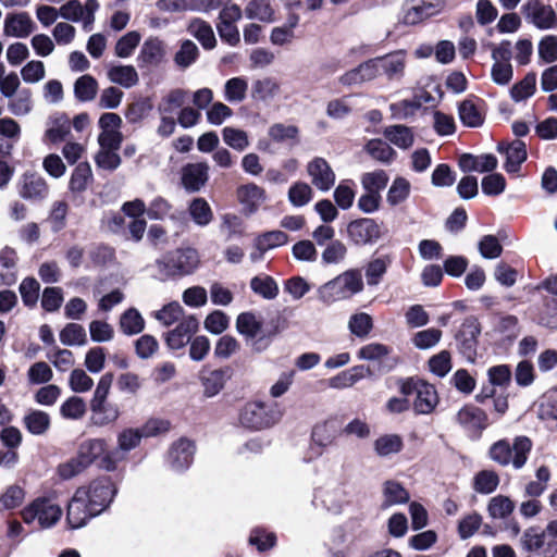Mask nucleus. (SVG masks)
Here are the masks:
<instances>
[{
  "mask_svg": "<svg viewBox=\"0 0 557 557\" xmlns=\"http://www.w3.org/2000/svg\"><path fill=\"white\" fill-rule=\"evenodd\" d=\"M237 198L250 212H253L264 201L265 194L263 188L250 183L238 187Z\"/></svg>",
  "mask_w": 557,
  "mask_h": 557,
  "instance_id": "nucleus-30",
  "label": "nucleus"
},
{
  "mask_svg": "<svg viewBox=\"0 0 557 557\" xmlns=\"http://www.w3.org/2000/svg\"><path fill=\"white\" fill-rule=\"evenodd\" d=\"M60 341L66 346L85 345L87 342L86 331L81 324L69 323L60 332Z\"/></svg>",
  "mask_w": 557,
  "mask_h": 557,
  "instance_id": "nucleus-55",
  "label": "nucleus"
},
{
  "mask_svg": "<svg viewBox=\"0 0 557 557\" xmlns=\"http://www.w3.org/2000/svg\"><path fill=\"white\" fill-rule=\"evenodd\" d=\"M188 32L196 37L205 49H213L216 39L209 23L200 18H194L188 25Z\"/></svg>",
  "mask_w": 557,
  "mask_h": 557,
  "instance_id": "nucleus-33",
  "label": "nucleus"
},
{
  "mask_svg": "<svg viewBox=\"0 0 557 557\" xmlns=\"http://www.w3.org/2000/svg\"><path fill=\"white\" fill-rule=\"evenodd\" d=\"M209 165L206 162L188 163L182 169V185L189 193L200 190L209 178Z\"/></svg>",
  "mask_w": 557,
  "mask_h": 557,
  "instance_id": "nucleus-17",
  "label": "nucleus"
},
{
  "mask_svg": "<svg viewBox=\"0 0 557 557\" xmlns=\"http://www.w3.org/2000/svg\"><path fill=\"white\" fill-rule=\"evenodd\" d=\"M188 211L193 221L199 226L208 225L213 219V212L209 203L206 199L200 197L195 198L190 202Z\"/></svg>",
  "mask_w": 557,
  "mask_h": 557,
  "instance_id": "nucleus-48",
  "label": "nucleus"
},
{
  "mask_svg": "<svg viewBox=\"0 0 557 557\" xmlns=\"http://www.w3.org/2000/svg\"><path fill=\"white\" fill-rule=\"evenodd\" d=\"M391 263V259L387 256L379 257L371 260L366 267V280L369 286H376Z\"/></svg>",
  "mask_w": 557,
  "mask_h": 557,
  "instance_id": "nucleus-51",
  "label": "nucleus"
},
{
  "mask_svg": "<svg viewBox=\"0 0 557 557\" xmlns=\"http://www.w3.org/2000/svg\"><path fill=\"white\" fill-rule=\"evenodd\" d=\"M145 327L141 314L135 308L127 309L120 318V329L125 335H135Z\"/></svg>",
  "mask_w": 557,
  "mask_h": 557,
  "instance_id": "nucleus-45",
  "label": "nucleus"
},
{
  "mask_svg": "<svg viewBox=\"0 0 557 557\" xmlns=\"http://www.w3.org/2000/svg\"><path fill=\"white\" fill-rule=\"evenodd\" d=\"M187 97V91L184 89H173L164 96L158 103L157 110L159 114L172 115L178 109H182Z\"/></svg>",
  "mask_w": 557,
  "mask_h": 557,
  "instance_id": "nucleus-37",
  "label": "nucleus"
},
{
  "mask_svg": "<svg viewBox=\"0 0 557 557\" xmlns=\"http://www.w3.org/2000/svg\"><path fill=\"white\" fill-rule=\"evenodd\" d=\"M459 424L471 430H483L487 426L486 413L478 407L465 406L457 413Z\"/></svg>",
  "mask_w": 557,
  "mask_h": 557,
  "instance_id": "nucleus-26",
  "label": "nucleus"
},
{
  "mask_svg": "<svg viewBox=\"0 0 557 557\" xmlns=\"http://www.w3.org/2000/svg\"><path fill=\"white\" fill-rule=\"evenodd\" d=\"M273 13V9L268 0H251L245 8V14L248 18L261 22H272Z\"/></svg>",
  "mask_w": 557,
  "mask_h": 557,
  "instance_id": "nucleus-49",
  "label": "nucleus"
},
{
  "mask_svg": "<svg viewBox=\"0 0 557 557\" xmlns=\"http://www.w3.org/2000/svg\"><path fill=\"white\" fill-rule=\"evenodd\" d=\"M532 449V442L527 436H517L512 446L506 440L494 443L488 451L490 458L498 465L506 467L512 465L515 469H521Z\"/></svg>",
  "mask_w": 557,
  "mask_h": 557,
  "instance_id": "nucleus-2",
  "label": "nucleus"
},
{
  "mask_svg": "<svg viewBox=\"0 0 557 557\" xmlns=\"http://www.w3.org/2000/svg\"><path fill=\"white\" fill-rule=\"evenodd\" d=\"M499 152L506 153L505 169L507 172H517L522 162L527 159L525 144L519 139L513 140L510 145L505 146L499 144L497 146Z\"/></svg>",
  "mask_w": 557,
  "mask_h": 557,
  "instance_id": "nucleus-24",
  "label": "nucleus"
},
{
  "mask_svg": "<svg viewBox=\"0 0 557 557\" xmlns=\"http://www.w3.org/2000/svg\"><path fill=\"white\" fill-rule=\"evenodd\" d=\"M222 136L224 143L237 151H243L249 146L247 133L242 129L227 126L223 128Z\"/></svg>",
  "mask_w": 557,
  "mask_h": 557,
  "instance_id": "nucleus-61",
  "label": "nucleus"
},
{
  "mask_svg": "<svg viewBox=\"0 0 557 557\" xmlns=\"http://www.w3.org/2000/svg\"><path fill=\"white\" fill-rule=\"evenodd\" d=\"M199 322L195 315H186L180 322L175 329L170 331L166 335V344L171 349H180L184 347L189 341L194 333L197 332Z\"/></svg>",
  "mask_w": 557,
  "mask_h": 557,
  "instance_id": "nucleus-16",
  "label": "nucleus"
},
{
  "mask_svg": "<svg viewBox=\"0 0 557 557\" xmlns=\"http://www.w3.org/2000/svg\"><path fill=\"white\" fill-rule=\"evenodd\" d=\"M513 509L515 503L505 495H496L487 504V512L492 519H506Z\"/></svg>",
  "mask_w": 557,
  "mask_h": 557,
  "instance_id": "nucleus-46",
  "label": "nucleus"
},
{
  "mask_svg": "<svg viewBox=\"0 0 557 557\" xmlns=\"http://www.w3.org/2000/svg\"><path fill=\"white\" fill-rule=\"evenodd\" d=\"M23 424L30 434L40 436L50 429L51 419L45 411L30 409L23 417Z\"/></svg>",
  "mask_w": 557,
  "mask_h": 557,
  "instance_id": "nucleus-25",
  "label": "nucleus"
},
{
  "mask_svg": "<svg viewBox=\"0 0 557 557\" xmlns=\"http://www.w3.org/2000/svg\"><path fill=\"white\" fill-rule=\"evenodd\" d=\"M8 109L13 115L22 116L28 114L33 109V94L28 88L18 90L12 98H9Z\"/></svg>",
  "mask_w": 557,
  "mask_h": 557,
  "instance_id": "nucleus-40",
  "label": "nucleus"
},
{
  "mask_svg": "<svg viewBox=\"0 0 557 557\" xmlns=\"http://www.w3.org/2000/svg\"><path fill=\"white\" fill-rule=\"evenodd\" d=\"M521 10L525 20L540 29H549L557 24L554 9L540 0H525Z\"/></svg>",
  "mask_w": 557,
  "mask_h": 557,
  "instance_id": "nucleus-9",
  "label": "nucleus"
},
{
  "mask_svg": "<svg viewBox=\"0 0 557 557\" xmlns=\"http://www.w3.org/2000/svg\"><path fill=\"white\" fill-rule=\"evenodd\" d=\"M363 289V281L359 270L345 271L318 288V299L324 305L345 300Z\"/></svg>",
  "mask_w": 557,
  "mask_h": 557,
  "instance_id": "nucleus-1",
  "label": "nucleus"
},
{
  "mask_svg": "<svg viewBox=\"0 0 557 557\" xmlns=\"http://www.w3.org/2000/svg\"><path fill=\"white\" fill-rule=\"evenodd\" d=\"M410 193V183L404 177L394 180L387 193V202L392 206L404 202Z\"/></svg>",
  "mask_w": 557,
  "mask_h": 557,
  "instance_id": "nucleus-62",
  "label": "nucleus"
},
{
  "mask_svg": "<svg viewBox=\"0 0 557 557\" xmlns=\"http://www.w3.org/2000/svg\"><path fill=\"white\" fill-rule=\"evenodd\" d=\"M98 82L89 74L78 77L74 84V95L77 100L87 102L96 98Z\"/></svg>",
  "mask_w": 557,
  "mask_h": 557,
  "instance_id": "nucleus-42",
  "label": "nucleus"
},
{
  "mask_svg": "<svg viewBox=\"0 0 557 557\" xmlns=\"http://www.w3.org/2000/svg\"><path fill=\"white\" fill-rule=\"evenodd\" d=\"M280 92V84L273 77H262L252 83L251 97L257 101L267 102Z\"/></svg>",
  "mask_w": 557,
  "mask_h": 557,
  "instance_id": "nucleus-31",
  "label": "nucleus"
},
{
  "mask_svg": "<svg viewBox=\"0 0 557 557\" xmlns=\"http://www.w3.org/2000/svg\"><path fill=\"white\" fill-rule=\"evenodd\" d=\"M311 440L319 447H326L335 440V425L333 421L318 423L312 429Z\"/></svg>",
  "mask_w": 557,
  "mask_h": 557,
  "instance_id": "nucleus-53",
  "label": "nucleus"
},
{
  "mask_svg": "<svg viewBox=\"0 0 557 557\" xmlns=\"http://www.w3.org/2000/svg\"><path fill=\"white\" fill-rule=\"evenodd\" d=\"M62 516L60 506L47 498H37L22 511L23 521L30 524L35 521L47 529L55 524Z\"/></svg>",
  "mask_w": 557,
  "mask_h": 557,
  "instance_id": "nucleus-5",
  "label": "nucleus"
},
{
  "mask_svg": "<svg viewBox=\"0 0 557 557\" xmlns=\"http://www.w3.org/2000/svg\"><path fill=\"white\" fill-rule=\"evenodd\" d=\"M458 114L462 124L468 127H479L484 121L482 111L471 99H466L459 104Z\"/></svg>",
  "mask_w": 557,
  "mask_h": 557,
  "instance_id": "nucleus-36",
  "label": "nucleus"
},
{
  "mask_svg": "<svg viewBox=\"0 0 557 557\" xmlns=\"http://www.w3.org/2000/svg\"><path fill=\"white\" fill-rule=\"evenodd\" d=\"M92 181V172L88 162H81L73 170L69 182V188L72 193H83Z\"/></svg>",
  "mask_w": 557,
  "mask_h": 557,
  "instance_id": "nucleus-34",
  "label": "nucleus"
},
{
  "mask_svg": "<svg viewBox=\"0 0 557 557\" xmlns=\"http://www.w3.org/2000/svg\"><path fill=\"white\" fill-rule=\"evenodd\" d=\"M374 450L380 457L397 454L403 449V438L397 434L382 435L374 441Z\"/></svg>",
  "mask_w": 557,
  "mask_h": 557,
  "instance_id": "nucleus-47",
  "label": "nucleus"
},
{
  "mask_svg": "<svg viewBox=\"0 0 557 557\" xmlns=\"http://www.w3.org/2000/svg\"><path fill=\"white\" fill-rule=\"evenodd\" d=\"M71 132V124L69 119L63 114L51 116L47 123V129L45 132V139L52 144L60 143Z\"/></svg>",
  "mask_w": 557,
  "mask_h": 557,
  "instance_id": "nucleus-28",
  "label": "nucleus"
},
{
  "mask_svg": "<svg viewBox=\"0 0 557 557\" xmlns=\"http://www.w3.org/2000/svg\"><path fill=\"white\" fill-rule=\"evenodd\" d=\"M199 50L191 40H184L180 50L175 53L174 61L181 67H188L198 57Z\"/></svg>",
  "mask_w": 557,
  "mask_h": 557,
  "instance_id": "nucleus-64",
  "label": "nucleus"
},
{
  "mask_svg": "<svg viewBox=\"0 0 557 557\" xmlns=\"http://www.w3.org/2000/svg\"><path fill=\"white\" fill-rule=\"evenodd\" d=\"M164 48L160 40H146L141 47L139 60L147 65H158L163 61Z\"/></svg>",
  "mask_w": 557,
  "mask_h": 557,
  "instance_id": "nucleus-41",
  "label": "nucleus"
},
{
  "mask_svg": "<svg viewBox=\"0 0 557 557\" xmlns=\"http://www.w3.org/2000/svg\"><path fill=\"white\" fill-rule=\"evenodd\" d=\"M367 152L375 160L388 163L395 157L394 149L382 139H371L366 145Z\"/></svg>",
  "mask_w": 557,
  "mask_h": 557,
  "instance_id": "nucleus-59",
  "label": "nucleus"
},
{
  "mask_svg": "<svg viewBox=\"0 0 557 557\" xmlns=\"http://www.w3.org/2000/svg\"><path fill=\"white\" fill-rule=\"evenodd\" d=\"M199 253L196 249L180 248L156 261V269L162 280L175 275H188L199 265Z\"/></svg>",
  "mask_w": 557,
  "mask_h": 557,
  "instance_id": "nucleus-3",
  "label": "nucleus"
},
{
  "mask_svg": "<svg viewBox=\"0 0 557 557\" xmlns=\"http://www.w3.org/2000/svg\"><path fill=\"white\" fill-rule=\"evenodd\" d=\"M185 317L184 309L177 301L164 305L160 310L153 312V318L165 327L180 322Z\"/></svg>",
  "mask_w": 557,
  "mask_h": 557,
  "instance_id": "nucleus-43",
  "label": "nucleus"
},
{
  "mask_svg": "<svg viewBox=\"0 0 557 557\" xmlns=\"http://www.w3.org/2000/svg\"><path fill=\"white\" fill-rule=\"evenodd\" d=\"M312 184L322 191H327L335 183V174L325 159L317 157L307 165Z\"/></svg>",
  "mask_w": 557,
  "mask_h": 557,
  "instance_id": "nucleus-19",
  "label": "nucleus"
},
{
  "mask_svg": "<svg viewBox=\"0 0 557 557\" xmlns=\"http://www.w3.org/2000/svg\"><path fill=\"white\" fill-rule=\"evenodd\" d=\"M422 106V101L418 98L411 100L405 99L389 106L392 116L397 120H406L412 116Z\"/></svg>",
  "mask_w": 557,
  "mask_h": 557,
  "instance_id": "nucleus-60",
  "label": "nucleus"
},
{
  "mask_svg": "<svg viewBox=\"0 0 557 557\" xmlns=\"http://www.w3.org/2000/svg\"><path fill=\"white\" fill-rule=\"evenodd\" d=\"M499 484V476L495 471L482 470L473 478V488L480 494L493 493Z\"/></svg>",
  "mask_w": 557,
  "mask_h": 557,
  "instance_id": "nucleus-50",
  "label": "nucleus"
},
{
  "mask_svg": "<svg viewBox=\"0 0 557 557\" xmlns=\"http://www.w3.org/2000/svg\"><path fill=\"white\" fill-rule=\"evenodd\" d=\"M144 436L140 430L128 428L117 434V447L104 454L101 467L107 471H113L120 461L125 459V454L136 448Z\"/></svg>",
  "mask_w": 557,
  "mask_h": 557,
  "instance_id": "nucleus-6",
  "label": "nucleus"
},
{
  "mask_svg": "<svg viewBox=\"0 0 557 557\" xmlns=\"http://www.w3.org/2000/svg\"><path fill=\"white\" fill-rule=\"evenodd\" d=\"M446 0H406L401 22L405 25H416L440 13Z\"/></svg>",
  "mask_w": 557,
  "mask_h": 557,
  "instance_id": "nucleus-7",
  "label": "nucleus"
},
{
  "mask_svg": "<svg viewBox=\"0 0 557 557\" xmlns=\"http://www.w3.org/2000/svg\"><path fill=\"white\" fill-rule=\"evenodd\" d=\"M536 87V74L534 72L528 73L524 78L516 83L511 89L510 95L513 101L519 102L531 97Z\"/></svg>",
  "mask_w": 557,
  "mask_h": 557,
  "instance_id": "nucleus-52",
  "label": "nucleus"
},
{
  "mask_svg": "<svg viewBox=\"0 0 557 557\" xmlns=\"http://www.w3.org/2000/svg\"><path fill=\"white\" fill-rule=\"evenodd\" d=\"M283 411L277 404L248 403L242 409L239 421L243 426L251 430H263L278 423Z\"/></svg>",
  "mask_w": 557,
  "mask_h": 557,
  "instance_id": "nucleus-4",
  "label": "nucleus"
},
{
  "mask_svg": "<svg viewBox=\"0 0 557 557\" xmlns=\"http://www.w3.org/2000/svg\"><path fill=\"white\" fill-rule=\"evenodd\" d=\"M90 410L91 422L98 426H103L113 423L120 417L119 407L108 401L90 404Z\"/></svg>",
  "mask_w": 557,
  "mask_h": 557,
  "instance_id": "nucleus-27",
  "label": "nucleus"
},
{
  "mask_svg": "<svg viewBox=\"0 0 557 557\" xmlns=\"http://www.w3.org/2000/svg\"><path fill=\"white\" fill-rule=\"evenodd\" d=\"M220 231L225 235L226 240L244 235V222L240 216L233 213H225L221 216Z\"/></svg>",
  "mask_w": 557,
  "mask_h": 557,
  "instance_id": "nucleus-57",
  "label": "nucleus"
},
{
  "mask_svg": "<svg viewBox=\"0 0 557 557\" xmlns=\"http://www.w3.org/2000/svg\"><path fill=\"white\" fill-rule=\"evenodd\" d=\"M226 0H158L157 8L163 12H210Z\"/></svg>",
  "mask_w": 557,
  "mask_h": 557,
  "instance_id": "nucleus-11",
  "label": "nucleus"
},
{
  "mask_svg": "<svg viewBox=\"0 0 557 557\" xmlns=\"http://www.w3.org/2000/svg\"><path fill=\"white\" fill-rule=\"evenodd\" d=\"M349 238L357 245L376 242L381 237V226L372 219L352 221L347 226Z\"/></svg>",
  "mask_w": 557,
  "mask_h": 557,
  "instance_id": "nucleus-12",
  "label": "nucleus"
},
{
  "mask_svg": "<svg viewBox=\"0 0 557 557\" xmlns=\"http://www.w3.org/2000/svg\"><path fill=\"white\" fill-rule=\"evenodd\" d=\"M201 381L205 395L208 397L215 396L225 384L226 371L221 369L210 371L207 375L202 376Z\"/></svg>",
  "mask_w": 557,
  "mask_h": 557,
  "instance_id": "nucleus-58",
  "label": "nucleus"
},
{
  "mask_svg": "<svg viewBox=\"0 0 557 557\" xmlns=\"http://www.w3.org/2000/svg\"><path fill=\"white\" fill-rule=\"evenodd\" d=\"M236 330L247 339H252L260 334L262 321L252 312H243L236 319Z\"/></svg>",
  "mask_w": 557,
  "mask_h": 557,
  "instance_id": "nucleus-35",
  "label": "nucleus"
},
{
  "mask_svg": "<svg viewBox=\"0 0 557 557\" xmlns=\"http://www.w3.org/2000/svg\"><path fill=\"white\" fill-rule=\"evenodd\" d=\"M194 453V443L186 438H181L171 446L169 450V462L174 470H184L191 463Z\"/></svg>",
  "mask_w": 557,
  "mask_h": 557,
  "instance_id": "nucleus-20",
  "label": "nucleus"
},
{
  "mask_svg": "<svg viewBox=\"0 0 557 557\" xmlns=\"http://www.w3.org/2000/svg\"><path fill=\"white\" fill-rule=\"evenodd\" d=\"M480 333L481 330L476 319L468 318L465 320L457 334L460 352L469 361H474L476 357L478 336Z\"/></svg>",
  "mask_w": 557,
  "mask_h": 557,
  "instance_id": "nucleus-13",
  "label": "nucleus"
},
{
  "mask_svg": "<svg viewBox=\"0 0 557 557\" xmlns=\"http://www.w3.org/2000/svg\"><path fill=\"white\" fill-rule=\"evenodd\" d=\"M438 404V396L435 387L424 381L416 394L413 409L418 414L431 413Z\"/></svg>",
  "mask_w": 557,
  "mask_h": 557,
  "instance_id": "nucleus-23",
  "label": "nucleus"
},
{
  "mask_svg": "<svg viewBox=\"0 0 557 557\" xmlns=\"http://www.w3.org/2000/svg\"><path fill=\"white\" fill-rule=\"evenodd\" d=\"M34 29V23L25 12L9 14L4 20V34L16 38L27 37Z\"/></svg>",
  "mask_w": 557,
  "mask_h": 557,
  "instance_id": "nucleus-21",
  "label": "nucleus"
},
{
  "mask_svg": "<svg viewBox=\"0 0 557 557\" xmlns=\"http://www.w3.org/2000/svg\"><path fill=\"white\" fill-rule=\"evenodd\" d=\"M17 280V255L13 248L0 250V281L3 285H13Z\"/></svg>",
  "mask_w": 557,
  "mask_h": 557,
  "instance_id": "nucleus-22",
  "label": "nucleus"
},
{
  "mask_svg": "<svg viewBox=\"0 0 557 557\" xmlns=\"http://www.w3.org/2000/svg\"><path fill=\"white\" fill-rule=\"evenodd\" d=\"M107 449V442L103 438H89L78 446L76 456L89 467Z\"/></svg>",
  "mask_w": 557,
  "mask_h": 557,
  "instance_id": "nucleus-29",
  "label": "nucleus"
},
{
  "mask_svg": "<svg viewBox=\"0 0 557 557\" xmlns=\"http://www.w3.org/2000/svg\"><path fill=\"white\" fill-rule=\"evenodd\" d=\"M384 136L392 144L401 149H408L413 144V134L408 126L392 125L384 129Z\"/></svg>",
  "mask_w": 557,
  "mask_h": 557,
  "instance_id": "nucleus-39",
  "label": "nucleus"
},
{
  "mask_svg": "<svg viewBox=\"0 0 557 557\" xmlns=\"http://www.w3.org/2000/svg\"><path fill=\"white\" fill-rule=\"evenodd\" d=\"M108 78L124 88L138 84L139 76L133 65H115L108 71Z\"/></svg>",
  "mask_w": 557,
  "mask_h": 557,
  "instance_id": "nucleus-32",
  "label": "nucleus"
},
{
  "mask_svg": "<svg viewBox=\"0 0 557 557\" xmlns=\"http://www.w3.org/2000/svg\"><path fill=\"white\" fill-rule=\"evenodd\" d=\"M49 186L46 180L37 173L26 172L18 182V194L27 200H41L47 197Z\"/></svg>",
  "mask_w": 557,
  "mask_h": 557,
  "instance_id": "nucleus-15",
  "label": "nucleus"
},
{
  "mask_svg": "<svg viewBox=\"0 0 557 557\" xmlns=\"http://www.w3.org/2000/svg\"><path fill=\"white\" fill-rule=\"evenodd\" d=\"M248 83L243 77H233L224 85V96L228 102H242L246 98Z\"/></svg>",
  "mask_w": 557,
  "mask_h": 557,
  "instance_id": "nucleus-56",
  "label": "nucleus"
},
{
  "mask_svg": "<svg viewBox=\"0 0 557 557\" xmlns=\"http://www.w3.org/2000/svg\"><path fill=\"white\" fill-rule=\"evenodd\" d=\"M250 288L253 293L265 299H274L278 294L276 282L271 276H255L250 281Z\"/></svg>",
  "mask_w": 557,
  "mask_h": 557,
  "instance_id": "nucleus-54",
  "label": "nucleus"
},
{
  "mask_svg": "<svg viewBox=\"0 0 557 557\" xmlns=\"http://www.w3.org/2000/svg\"><path fill=\"white\" fill-rule=\"evenodd\" d=\"M288 236L282 231H270L259 235L253 243L255 248L262 256L267 250L285 245Z\"/></svg>",
  "mask_w": 557,
  "mask_h": 557,
  "instance_id": "nucleus-38",
  "label": "nucleus"
},
{
  "mask_svg": "<svg viewBox=\"0 0 557 557\" xmlns=\"http://www.w3.org/2000/svg\"><path fill=\"white\" fill-rule=\"evenodd\" d=\"M381 75L388 81H398L405 75L407 54L404 50H396L382 57H376Z\"/></svg>",
  "mask_w": 557,
  "mask_h": 557,
  "instance_id": "nucleus-14",
  "label": "nucleus"
},
{
  "mask_svg": "<svg viewBox=\"0 0 557 557\" xmlns=\"http://www.w3.org/2000/svg\"><path fill=\"white\" fill-rule=\"evenodd\" d=\"M384 502L383 507H389L397 504H405L409 500V493L396 481H386L383 487Z\"/></svg>",
  "mask_w": 557,
  "mask_h": 557,
  "instance_id": "nucleus-44",
  "label": "nucleus"
},
{
  "mask_svg": "<svg viewBox=\"0 0 557 557\" xmlns=\"http://www.w3.org/2000/svg\"><path fill=\"white\" fill-rule=\"evenodd\" d=\"M379 75H381V73L376 58H372L360 63L357 67L347 71L339 77V82L344 86H354L373 81Z\"/></svg>",
  "mask_w": 557,
  "mask_h": 557,
  "instance_id": "nucleus-18",
  "label": "nucleus"
},
{
  "mask_svg": "<svg viewBox=\"0 0 557 557\" xmlns=\"http://www.w3.org/2000/svg\"><path fill=\"white\" fill-rule=\"evenodd\" d=\"M84 487L90 510L97 515L101 513L110 505L116 493V488L109 478L95 480L87 487Z\"/></svg>",
  "mask_w": 557,
  "mask_h": 557,
  "instance_id": "nucleus-8",
  "label": "nucleus"
},
{
  "mask_svg": "<svg viewBox=\"0 0 557 557\" xmlns=\"http://www.w3.org/2000/svg\"><path fill=\"white\" fill-rule=\"evenodd\" d=\"M86 496L85 487H78L69 503L66 521L71 529L82 528L91 517L97 516L91 512Z\"/></svg>",
  "mask_w": 557,
  "mask_h": 557,
  "instance_id": "nucleus-10",
  "label": "nucleus"
},
{
  "mask_svg": "<svg viewBox=\"0 0 557 557\" xmlns=\"http://www.w3.org/2000/svg\"><path fill=\"white\" fill-rule=\"evenodd\" d=\"M312 188L304 182H297L288 190V199L295 207L307 205L312 198Z\"/></svg>",
  "mask_w": 557,
  "mask_h": 557,
  "instance_id": "nucleus-63",
  "label": "nucleus"
}]
</instances>
